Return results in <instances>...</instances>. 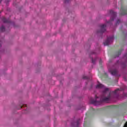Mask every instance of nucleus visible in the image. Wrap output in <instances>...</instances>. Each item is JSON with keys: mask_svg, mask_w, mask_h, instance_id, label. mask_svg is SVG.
Segmentation results:
<instances>
[{"mask_svg": "<svg viewBox=\"0 0 127 127\" xmlns=\"http://www.w3.org/2000/svg\"><path fill=\"white\" fill-rule=\"evenodd\" d=\"M91 109L92 110V111H95L93 108H91Z\"/></svg>", "mask_w": 127, "mask_h": 127, "instance_id": "23", "label": "nucleus"}, {"mask_svg": "<svg viewBox=\"0 0 127 127\" xmlns=\"http://www.w3.org/2000/svg\"><path fill=\"white\" fill-rule=\"evenodd\" d=\"M120 22H121V20L118 19L116 22V25H118V24H119Z\"/></svg>", "mask_w": 127, "mask_h": 127, "instance_id": "14", "label": "nucleus"}, {"mask_svg": "<svg viewBox=\"0 0 127 127\" xmlns=\"http://www.w3.org/2000/svg\"><path fill=\"white\" fill-rule=\"evenodd\" d=\"M126 14H127V8L122 6L120 10V15H126Z\"/></svg>", "mask_w": 127, "mask_h": 127, "instance_id": "3", "label": "nucleus"}, {"mask_svg": "<svg viewBox=\"0 0 127 127\" xmlns=\"http://www.w3.org/2000/svg\"><path fill=\"white\" fill-rule=\"evenodd\" d=\"M123 50H124V49L122 48L120 50H119L118 52H116L115 53V58L116 57H119V56L121 55Z\"/></svg>", "mask_w": 127, "mask_h": 127, "instance_id": "5", "label": "nucleus"}, {"mask_svg": "<svg viewBox=\"0 0 127 127\" xmlns=\"http://www.w3.org/2000/svg\"><path fill=\"white\" fill-rule=\"evenodd\" d=\"M91 61H92V63H93V64H95V62H96V59H93V58H91Z\"/></svg>", "mask_w": 127, "mask_h": 127, "instance_id": "13", "label": "nucleus"}, {"mask_svg": "<svg viewBox=\"0 0 127 127\" xmlns=\"http://www.w3.org/2000/svg\"><path fill=\"white\" fill-rule=\"evenodd\" d=\"M5 1H9V0H5Z\"/></svg>", "mask_w": 127, "mask_h": 127, "instance_id": "22", "label": "nucleus"}, {"mask_svg": "<svg viewBox=\"0 0 127 127\" xmlns=\"http://www.w3.org/2000/svg\"><path fill=\"white\" fill-rule=\"evenodd\" d=\"M109 72H110L111 75H113L114 76H116L117 74H118V70L114 69L113 70H109Z\"/></svg>", "mask_w": 127, "mask_h": 127, "instance_id": "6", "label": "nucleus"}, {"mask_svg": "<svg viewBox=\"0 0 127 127\" xmlns=\"http://www.w3.org/2000/svg\"><path fill=\"white\" fill-rule=\"evenodd\" d=\"M0 30L1 32H3V31H5V28H4V27L3 26H2L0 27Z\"/></svg>", "mask_w": 127, "mask_h": 127, "instance_id": "9", "label": "nucleus"}, {"mask_svg": "<svg viewBox=\"0 0 127 127\" xmlns=\"http://www.w3.org/2000/svg\"><path fill=\"white\" fill-rule=\"evenodd\" d=\"M127 63L125 62L123 64H122V67L123 68H126V67H127Z\"/></svg>", "mask_w": 127, "mask_h": 127, "instance_id": "10", "label": "nucleus"}, {"mask_svg": "<svg viewBox=\"0 0 127 127\" xmlns=\"http://www.w3.org/2000/svg\"><path fill=\"white\" fill-rule=\"evenodd\" d=\"M82 79H83L84 80H88L89 79V77H88L87 76L83 75L82 76Z\"/></svg>", "mask_w": 127, "mask_h": 127, "instance_id": "11", "label": "nucleus"}, {"mask_svg": "<svg viewBox=\"0 0 127 127\" xmlns=\"http://www.w3.org/2000/svg\"><path fill=\"white\" fill-rule=\"evenodd\" d=\"M111 21L114 20V18H112L111 19Z\"/></svg>", "mask_w": 127, "mask_h": 127, "instance_id": "21", "label": "nucleus"}, {"mask_svg": "<svg viewBox=\"0 0 127 127\" xmlns=\"http://www.w3.org/2000/svg\"><path fill=\"white\" fill-rule=\"evenodd\" d=\"M107 108H109V109H113L112 106H108Z\"/></svg>", "mask_w": 127, "mask_h": 127, "instance_id": "17", "label": "nucleus"}, {"mask_svg": "<svg viewBox=\"0 0 127 127\" xmlns=\"http://www.w3.org/2000/svg\"><path fill=\"white\" fill-rule=\"evenodd\" d=\"M25 107H26V105H25V104H24V105H22V106H20V109H21L22 108H25Z\"/></svg>", "mask_w": 127, "mask_h": 127, "instance_id": "15", "label": "nucleus"}, {"mask_svg": "<svg viewBox=\"0 0 127 127\" xmlns=\"http://www.w3.org/2000/svg\"><path fill=\"white\" fill-rule=\"evenodd\" d=\"M79 123H80V119H78L76 122V127H79Z\"/></svg>", "mask_w": 127, "mask_h": 127, "instance_id": "12", "label": "nucleus"}, {"mask_svg": "<svg viewBox=\"0 0 127 127\" xmlns=\"http://www.w3.org/2000/svg\"><path fill=\"white\" fill-rule=\"evenodd\" d=\"M126 88H121L120 90L121 91H124V90H125Z\"/></svg>", "mask_w": 127, "mask_h": 127, "instance_id": "18", "label": "nucleus"}, {"mask_svg": "<svg viewBox=\"0 0 127 127\" xmlns=\"http://www.w3.org/2000/svg\"><path fill=\"white\" fill-rule=\"evenodd\" d=\"M68 1H69V0H65L64 2H68Z\"/></svg>", "mask_w": 127, "mask_h": 127, "instance_id": "19", "label": "nucleus"}, {"mask_svg": "<svg viewBox=\"0 0 127 127\" xmlns=\"http://www.w3.org/2000/svg\"><path fill=\"white\" fill-rule=\"evenodd\" d=\"M107 25L106 24H103L100 26L101 30L100 31H98L97 32L99 33H103V32H105L106 31V27Z\"/></svg>", "mask_w": 127, "mask_h": 127, "instance_id": "4", "label": "nucleus"}, {"mask_svg": "<svg viewBox=\"0 0 127 127\" xmlns=\"http://www.w3.org/2000/svg\"><path fill=\"white\" fill-rule=\"evenodd\" d=\"M103 62L102 61V60H100V61H99V64H100V65H102V63Z\"/></svg>", "mask_w": 127, "mask_h": 127, "instance_id": "16", "label": "nucleus"}, {"mask_svg": "<svg viewBox=\"0 0 127 127\" xmlns=\"http://www.w3.org/2000/svg\"><path fill=\"white\" fill-rule=\"evenodd\" d=\"M124 88H126L125 86H124Z\"/></svg>", "mask_w": 127, "mask_h": 127, "instance_id": "25", "label": "nucleus"}, {"mask_svg": "<svg viewBox=\"0 0 127 127\" xmlns=\"http://www.w3.org/2000/svg\"><path fill=\"white\" fill-rule=\"evenodd\" d=\"M110 13L112 14L113 17L117 16V12H114L113 10H110Z\"/></svg>", "mask_w": 127, "mask_h": 127, "instance_id": "8", "label": "nucleus"}, {"mask_svg": "<svg viewBox=\"0 0 127 127\" xmlns=\"http://www.w3.org/2000/svg\"><path fill=\"white\" fill-rule=\"evenodd\" d=\"M84 126H85V124H84Z\"/></svg>", "mask_w": 127, "mask_h": 127, "instance_id": "24", "label": "nucleus"}, {"mask_svg": "<svg viewBox=\"0 0 127 127\" xmlns=\"http://www.w3.org/2000/svg\"><path fill=\"white\" fill-rule=\"evenodd\" d=\"M1 42L0 41V46H1Z\"/></svg>", "mask_w": 127, "mask_h": 127, "instance_id": "20", "label": "nucleus"}, {"mask_svg": "<svg viewBox=\"0 0 127 127\" xmlns=\"http://www.w3.org/2000/svg\"><path fill=\"white\" fill-rule=\"evenodd\" d=\"M113 41H114V36L108 38L105 42L103 43V44L105 46H109L110 42H113Z\"/></svg>", "mask_w": 127, "mask_h": 127, "instance_id": "2", "label": "nucleus"}, {"mask_svg": "<svg viewBox=\"0 0 127 127\" xmlns=\"http://www.w3.org/2000/svg\"><path fill=\"white\" fill-rule=\"evenodd\" d=\"M2 20L3 22H4V23H9V22H10V20H7V19H5V18H4V17L2 18Z\"/></svg>", "mask_w": 127, "mask_h": 127, "instance_id": "7", "label": "nucleus"}, {"mask_svg": "<svg viewBox=\"0 0 127 127\" xmlns=\"http://www.w3.org/2000/svg\"><path fill=\"white\" fill-rule=\"evenodd\" d=\"M96 89H103L104 90L102 92L103 95L100 97V101H97L98 97L95 96L96 100L92 99L91 100V104L94 105V106H99V105H101L103 103H109L111 101V97L112 94L114 95H117L120 89L118 88L114 91L110 92V89L108 88H106L104 85L98 82V84L96 86Z\"/></svg>", "mask_w": 127, "mask_h": 127, "instance_id": "1", "label": "nucleus"}]
</instances>
